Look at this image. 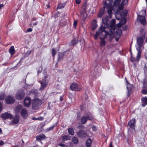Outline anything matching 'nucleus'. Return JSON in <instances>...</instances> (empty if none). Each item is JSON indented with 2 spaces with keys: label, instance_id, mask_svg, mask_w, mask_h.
Wrapping results in <instances>:
<instances>
[{
  "label": "nucleus",
  "instance_id": "1",
  "mask_svg": "<svg viewBox=\"0 0 147 147\" xmlns=\"http://www.w3.org/2000/svg\"><path fill=\"white\" fill-rule=\"evenodd\" d=\"M128 0H123L121 3L118 7L116 11L114 10L115 13L116 18L117 20H121V21L117 25L119 27L125 24L126 22L125 17L127 16V11L126 9H123V5H125L128 2Z\"/></svg>",
  "mask_w": 147,
  "mask_h": 147
},
{
  "label": "nucleus",
  "instance_id": "2",
  "mask_svg": "<svg viewBox=\"0 0 147 147\" xmlns=\"http://www.w3.org/2000/svg\"><path fill=\"white\" fill-rule=\"evenodd\" d=\"M121 0H115L113 2V0H105L104 1V7L107 9V13L109 16L110 18H111L112 15V10H116L114 9V7L119 5Z\"/></svg>",
  "mask_w": 147,
  "mask_h": 147
},
{
  "label": "nucleus",
  "instance_id": "3",
  "mask_svg": "<svg viewBox=\"0 0 147 147\" xmlns=\"http://www.w3.org/2000/svg\"><path fill=\"white\" fill-rule=\"evenodd\" d=\"M106 28L102 26H101L98 31L94 35V38L97 39L98 36L100 37L101 40L100 45L102 47L104 46L105 45V41L103 39L105 38L107 36L108 33L105 30Z\"/></svg>",
  "mask_w": 147,
  "mask_h": 147
},
{
  "label": "nucleus",
  "instance_id": "4",
  "mask_svg": "<svg viewBox=\"0 0 147 147\" xmlns=\"http://www.w3.org/2000/svg\"><path fill=\"white\" fill-rule=\"evenodd\" d=\"M93 118V117L90 112H86L85 115L81 118V121L82 124H84L88 120H91Z\"/></svg>",
  "mask_w": 147,
  "mask_h": 147
},
{
  "label": "nucleus",
  "instance_id": "5",
  "mask_svg": "<svg viewBox=\"0 0 147 147\" xmlns=\"http://www.w3.org/2000/svg\"><path fill=\"white\" fill-rule=\"evenodd\" d=\"M141 12L143 14V15L142 16L138 15V20L143 25H145L146 24V22L144 16L146 15V12L145 11H142Z\"/></svg>",
  "mask_w": 147,
  "mask_h": 147
},
{
  "label": "nucleus",
  "instance_id": "6",
  "mask_svg": "<svg viewBox=\"0 0 147 147\" xmlns=\"http://www.w3.org/2000/svg\"><path fill=\"white\" fill-rule=\"evenodd\" d=\"M41 101L38 98H36L33 100L32 103V107L34 109H38L41 105Z\"/></svg>",
  "mask_w": 147,
  "mask_h": 147
},
{
  "label": "nucleus",
  "instance_id": "7",
  "mask_svg": "<svg viewBox=\"0 0 147 147\" xmlns=\"http://www.w3.org/2000/svg\"><path fill=\"white\" fill-rule=\"evenodd\" d=\"M115 23V20L113 19L110 22V26L111 28L110 29L109 32H107L108 33V35L110 36L112 35L115 32V29L113 28Z\"/></svg>",
  "mask_w": 147,
  "mask_h": 147
},
{
  "label": "nucleus",
  "instance_id": "8",
  "mask_svg": "<svg viewBox=\"0 0 147 147\" xmlns=\"http://www.w3.org/2000/svg\"><path fill=\"white\" fill-rule=\"evenodd\" d=\"M71 89L75 91H79L81 89L80 86L76 83H74L72 84L70 86Z\"/></svg>",
  "mask_w": 147,
  "mask_h": 147
},
{
  "label": "nucleus",
  "instance_id": "9",
  "mask_svg": "<svg viewBox=\"0 0 147 147\" xmlns=\"http://www.w3.org/2000/svg\"><path fill=\"white\" fill-rule=\"evenodd\" d=\"M88 7V6L86 4L84 5L82 7L80 11L81 14L83 15L85 17L87 16Z\"/></svg>",
  "mask_w": 147,
  "mask_h": 147
},
{
  "label": "nucleus",
  "instance_id": "10",
  "mask_svg": "<svg viewBox=\"0 0 147 147\" xmlns=\"http://www.w3.org/2000/svg\"><path fill=\"white\" fill-rule=\"evenodd\" d=\"M25 95V94L22 91H18L16 94V98L17 99L22 100Z\"/></svg>",
  "mask_w": 147,
  "mask_h": 147
},
{
  "label": "nucleus",
  "instance_id": "11",
  "mask_svg": "<svg viewBox=\"0 0 147 147\" xmlns=\"http://www.w3.org/2000/svg\"><path fill=\"white\" fill-rule=\"evenodd\" d=\"M32 102L31 99L28 97L26 98L24 100V106L25 107H28L29 106Z\"/></svg>",
  "mask_w": 147,
  "mask_h": 147
},
{
  "label": "nucleus",
  "instance_id": "12",
  "mask_svg": "<svg viewBox=\"0 0 147 147\" xmlns=\"http://www.w3.org/2000/svg\"><path fill=\"white\" fill-rule=\"evenodd\" d=\"M1 117L3 119H6L7 118H12L13 116L7 113H3L1 115Z\"/></svg>",
  "mask_w": 147,
  "mask_h": 147
},
{
  "label": "nucleus",
  "instance_id": "13",
  "mask_svg": "<svg viewBox=\"0 0 147 147\" xmlns=\"http://www.w3.org/2000/svg\"><path fill=\"white\" fill-rule=\"evenodd\" d=\"M39 82L41 84V86L39 90L42 91L46 87L47 84V83L45 80H43L42 81H40Z\"/></svg>",
  "mask_w": 147,
  "mask_h": 147
},
{
  "label": "nucleus",
  "instance_id": "14",
  "mask_svg": "<svg viewBox=\"0 0 147 147\" xmlns=\"http://www.w3.org/2000/svg\"><path fill=\"white\" fill-rule=\"evenodd\" d=\"M5 100L7 103L10 104L13 103L15 101V100L13 97L10 96H7L5 98Z\"/></svg>",
  "mask_w": 147,
  "mask_h": 147
},
{
  "label": "nucleus",
  "instance_id": "15",
  "mask_svg": "<svg viewBox=\"0 0 147 147\" xmlns=\"http://www.w3.org/2000/svg\"><path fill=\"white\" fill-rule=\"evenodd\" d=\"M77 135L80 137H84L87 136V134L86 132L82 130H81L78 132Z\"/></svg>",
  "mask_w": 147,
  "mask_h": 147
},
{
  "label": "nucleus",
  "instance_id": "16",
  "mask_svg": "<svg viewBox=\"0 0 147 147\" xmlns=\"http://www.w3.org/2000/svg\"><path fill=\"white\" fill-rule=\"evenodd\" d=\"M135 119H132L131 120H130L128 123V125L130 127L133 129H134V127L135 125Z\"/></svg>",
  "mask_w": 147,
  "mask_h": 147
},
{
  "label": "nucleus",
  "instance_id": "17",
  "mask_svg": "<svg viewBox=\"0 0 147 147\" xmlns=\"http://www.w3.org/2000/svg\"><path fill=\"white\" fill-rule=\"evenodd\" d=\"M145 38V36H140L137 39V42L138 46H142L144 41V39Z\"/></svg>",
  "mask_w": 147,
  "mask_h": 147
},
{
  "label": "nucleus",
  "instance_id": "18",
  "mask_svg": "<svg viewBox=\"0 0 147 147\" xmlns=\"http://www.w3.org/2000/svg\"><path fill=\"white\" fill-rule=\"evenodd\" d=\"M21 114L24 118H25L28 116L27 112L26 109L24 108L22 109Z\"/></svg>",
  "mask_w": 147,
  "mask_h": 147
},
{
  "label": "nucleus",
  "instance_id": "19",
  "mask_svg": "<svg viewBox=\"0 0 147 147\" xmlns=\"http://www.w3.org/2000/svg\"><path fill=\"white\" fill-rule=\"evenodd\" d=\"M19 119L18 115H16L13 118L12 120V122L14 124H17L19 122Z\"/></svg>",
  "mask_w": 147,
  "mask_h": 147
},
{
  "label": "nucleus",
  "instance_id": "20",
  "mask_svg": "<svg viewBox=\"0 0 147 147\" xmlns=\"http://www.w3.org/2000/svg\"><path fill=\"white\" fill-rule=\"evenodd\" d=\"M142 105L144 107L147 104V98L146 96L143 97L142 98Z\"/></svg>",
  "mask_w": 147,
  "mask_h": 147
},
{
  "label": "nucleus",
  "instance_id": "21",
  "mask_svg": "<svg viewBox=\"0 0 147 147\" xmlns=\"http://www.w3.org/2000/svg\"><path fill=\"white\" fill-rule=\"evenodd\" d=\"M78 43V41L76 39H74L71 41L69 43V45L70 46L74 47Z\"/></svg>",
  "mask_w": 147,
  "mask_h": 147
},
{
  "label": "nucleus",
  "instance_id": "22",
  "mask_svg": "<svg viewBox=\"0 0 147 147\" xmlns=\"http://www.w3.org/2000/svg\"><path fill=\"white\" fill-rule=\"evenodd\" d=\"M125 80L127 82V88L128 90V92L129 93H130L131 91V88L130 86L131 85L128 82L126 78H125Z\"/></svg>",
  "mask_w": 147,
  "mask_h": 147
},
{
  "label": "nucleus",
  "instance_id": "23",
  "mask_svg": "<svg viewBox=\"0 0 147 147\" xmlns=\"http://www.w3.org/2000/svg\"><path fill=\"white\" fill-rule=\"evenodd\" d=\"M92 28L93 30H94L97 28V26L96 24V21L95 20H93L92 23Z\"/></svg>",
  "mask_w": 147,
  "mask_h": 147
},
{
  "label": "nucleus",
  "instance_id": "24",
  "mask_svg": "<svg viewBox=\"0 0 147 147\" xmlns=\"http://www.w3.org/2000/svg\"><path fill=\"white\" fill-rule=\"evenodd\" d=\"M45 137V135L42 134L37 136L36 137V138L37 140H40L44 138Z\"/></svg>",
  "mask_w": 147,
  "mask_h": 147
},
{
  "label": "nucleus",
  "instance_id": "25",
  "mask_svg": "<svg viewBox=\"0 0 147 147\" xmlns=\"http://www.w3.org/2000/svg\"><path fill=\"white\" fill-rule=\"evenodd\" d=\"M86 145L87 147H90L91 146L92 141L89 138L87 140L86 142Z\"/></svg>",
  "mask_w": 147,
  "mask_h": 147
},
{
  "label": "nucleus",
  "instance_id": "26",
  "mask_svg": "<svg viewBox=\"0 0 147 147\" xmlns=\"http://www.w3.org/2000/svg\"><path fill=\"white\" fill-rule=\"evenodd\" d=\"M9 52L11 55L13 54L15 52V50L13 46H11L9 49Z\"/></svg>",
  "mask_w": 147,
  "mask_h": 147
},
{
  "label": "nucleus",
  "instance_id": "27",
  "mask_svg": "<svg viewBox=\"0 0 147 147\" xmlns=\"http://www.w3.org/2000/svg\"><path fill=\"white\" fill-rule=\"evenodd\" d=\"M105 9L104 8H102L101 9L100 11L98 14V16L99 17H101L103 15L104 13Z\"/></svg>",
  "mask_w": 147,
  "mask_h": 147
},
{
  "label": "nucleus",
  "instance_id": "28",
  "mask_svg": "<svg viewBox=\"0 0 147 147\" xmlns=\"http://www.w3.org/2000/svg\"><path fill=\"white\" fill-rule=\"evenodd\" d=\"M141 51H138L136 57V60L138 62L139 61V59L141 57Z\"/></svg>",
  "mask_w": 147,
  "mask_h": 147
},
{
  "label": "nucleus",
  "instance_id": "29",
  "mask_svg": "<svg viewBox=\"0 0 147 147\" xmlns=\"http://www.w3.org/2000/svg\"><path fill=\"white\" fill-rule=\"evenodd\" d=\"M72 142L74 144H77L78 143V140L77 138L74 137L72 139Z\"/></svg>",
  "mask_w": 147,
  "mask_h": 147
},
{
  "label": "nucleus",
  "instance_id": "30",
  "mask_svg": "<svg viewBox=\"0 0 147 147\" xmlns=\"http://www.w3.org/2000/svg\"><path fill=\"white\" fill-rule=\"evenodd\" d=\"M68 131L69 134L71 135H73L74 134V129L72 128H70L68 129Z\"/></svg>",
  "mask_w": 147,
  "mask_h": 147
},
{
  "label": "nucleus",
  "instance_id": "31",
  "mask_svg": "<svg viewBox=\"0 0 147 147\" xmlns=\"http://www.w3.org/2000/svg\"><path fill=\"white\" fill-rule=\"evenodd\" d=\"M108 19V16H106L105 18H103L102 19V22L105 24H106L107 22Z\"/></svg>",
  "mask_w": 147,
  "mask_h": 147
},
{
  "label": "nucleus",
  "instance_id": "32",
  "mask_svg": "<svg viewBox=\"0 0 147 147\" xmlns=\"http://www.w3.org/2000/svg\"><path fill=\"white\" fill-rule=\"evenodd\" d=\"M62 54L61 53H59L58 54V62H59L61 59H63V58L62 57Z\"/></svg>",
  "mask_w": 147,
  "mask_h": 147
},
{
  "label": "nucleus",
  "instance_id": "33",
  "mask_svg": "<svg viewBox=\"0 0 147 147\" xmlns=\"http://www.w3.org/2000/svg\"><path fill=\"white\" fill-rule=\"evenodd\" d=\"M64 7V5L63 4L60 3L58 4L57 7V9H60L62 8H63Z\"/></svg>",
  "mask_w": 147,
  "mask_h": 147
},
{
  "label": "nucleus",
  "instance_id": "34",
  "mask_svg": "<svg viewBox=\"0 0 147 147\" xmlns=\"http://www.w3.org/2000/svg\"><path fill=\"white\" fill-rule=\"evenodd\" d=\"M5 95L3 93H0V99L3 100L4 99L5 97Z\"/></svg>",
  "mask_w": 147,
  "mask_h": 147
},
{
  "label": "nucleus",
  "instance_id": "35",
  "mask_svg": "<svg viewBox=\"0 0 147 147\" xmlns=\"http://www.w3.org/2000/svg\"><path fill=\"white\" fill-rule=\"evenodd\" d=\"M37 69V70L38 74V75L39 73L41 72L42 70V68L41 67H39Z\"/></svg>",
  "mask_w": 147,
  "mask_h": 147
},
{
  "label": "nucleus",
  "instance_id": "36",
  "mask_svg": "<svg viewBox=\"0 0 147 147\" xmlns=\"http://www.w3.org/2000/svg\"><path fill=\"white\" fill-rule=\"evenodd\" d=\"M22 106H21L20 105H19L18 106H17L16 107V109L17 111H19L21 109H22Z\"/></svg>",
  "mask_w": 147,
  "mask_h": 147
},
{
  "label": "nucleus",
  "instance_id": "37",
  "mask_svg": "<svg viewBox=\"0 0 147 147\" xmlns=\"http://www.w3.org/2000/svg\"><path fill=\"white\" fill-rule=\"evenodd\" d=\"M56 51L54 49H52V55L53 57H54L55 55L56 54Z\"/></svg>",
  "mask_w": 147,
  "mask_h": 147
},
{
  "label": "nucleus",
  "instance_id": "38",
  "mask_svg": "<svg viewBox=\"0 0 147 147\" xmlns=\"http://www.w3.org/2000/svg\"><path fill=\"white\" fill-rule=\"evenodd\" d=\"M54 127V126H52L50 127H49L48 129H47V131H49L51 130H52Z\"/></svg>",
  "mask_w": 147,
  "mask_h": 147
},
{
  "label": "nucleus",
  "instance_id": "39",
  "mask_svg": "<svg viewBox=\"0 0 147 147\" xmlns=\"http://www.w3.org/2000/svg\"><path fill=\"white\" fill-rule=\"evenodd\" d=\"M64 145L62 143H59L57 146V147H64Z\"/></svg>",
  "mask_w": 147,
  "mask_h": 147
},
{
  "label": "nucleus",
  "instance_id": "40",
  "mask_svg": "<svg viewBox=\"0 0 147 147\" xmlns=\"http://www.w3.org/2000/svg\"><path fill=\"white\" fill-rule=\"evenodd\" d=\"M82 71H80V70L78 71L76 73V74L78 75H79L80 74H82Z\"/></svg>",
  "mask_w": 147,
  "mask_h": 147
},
{
  "label": "nucleus",
  "instance_id": "41",
  "mask_svg": "<svg viewBox=\"0 0 147 147\" xmlns=\"http://www.w3.org/2000/svg\"><path fill=\"white\" fill-rule=\"evenodd\" d=\"M32 31V29L31 28H28L26 31H25V32L26 33L31 32Z\"/></svg>",
  "mask_w": 147,
  "mask_h": 147
},
{
  "label": "nucleus",
  "instance_id": "42",
  "mask_svg": "<svg viewBox=\"0 0 147 147\" xmlns=\"http://www.w3.org/2000/svg\"><path fill=\"white\" fill-rule=\"evenodd\" d=\"M77 24V21L75 20L73 23V26L75 28H76Z\"/></svg>",
  "mask_w": 147,
  "mask_h": 147
},
{
  "label": "nucleus",
  "instance_id": "43",
  "mask_svg": "<svg viewBox=\"0 0 147 147\" xmlns=\"http://www.w3.org/2000/svg\"><path fill=\"white\" fill-rule=\"evenodd\" d=\"M142 93L144 94H147V90L144 89L142 91Z\"/></svg>",
  "mask_w": 147,
  "mask_h": 147
},
{
  "label": "nucleus",
  "instance_id": "44",
  "mask_svg": "<svg viewBox=\"0 0 147 147\" xmlns=\"http://www.w3.org/2000/svg\"><path fill=\"white\" fill-rule=\"evenodd\" d=\"M117 31L119 32V36H120L121 35V34H122V31L121 29H118L117 30Z\"/></svg>",
  "mask_w": 147,
  "mask_h": 147
},
{
  "label": "nucleus",
  "instance_id": "45",
  "mask_svg": "<svg viewBox=\"0 0 147 147\" xmlns=\"http://www.w3.org/2000/svg\"><path fill=\"white\" fill-rule=\"evenodd\" d=\"M141 46H138V47H136V49L139 51H140V49Z\"/></svg>",
  "mask_w": 147,
  "mask_h": 147
},
{
  "label": "nucleus",
  "instance_id": "46",
  "mask_svg": "<svg viewBox=\"0 0 147 147\" xmlns=\"http://www.w3.org/2000/svg\"><path fill=\"white\" fill-rule=\"evenodd\" d=\"M76 1L77 4H79L81 2V0H76Z\"/></svg>",
  "mask_w": 147,
  "mask_h": 147
},
{
  "label": "nucleus",
  "instance_id": "47",
  "mask_svg": "<svg viewBox=\"0 0 147 147\" xmlns=\"http://www.w3.org/2000/svg\"><path fill=\"white\" fill-rule=\"evenodd\" d=\"M2 110V106L1 103L0 102V112H1Z\"/></svg>",
  "mask_w": 147,
  "mask_h": 147
},
{
  "label": "nucleus",
  "instance_id": "48",
  "mask_svg": "<svg viewBox=\"0 0 147 147\" xmlns=\"http://www.w3.org/2000/svg\"><path fill=\"white\" fill-rule=\"evenodd\" d=\"M4 142L2 141H0V146H2Z\"/></svg>",
  "mask_w": 147,
  "mask_h": 147
},
{
  "label": "nucleus",
  "instance_id": "49",
  "mask_svg": "<svg viewBox=\"0 0 147 147\" xmlns=\"http://www.w3.org/2000/svg\"><path fill=\"white\" fill-rule=\"evenodd\" d=\"M92 129L93 130L95 131L96 129V128L95 126H93L92 127Z\"/></svg>",
  "mask_w": 147,
  "mask_h": 147
},
{
  "label": "nucleus",
  "instance_id": "50",
  "mask_svg": "<svg viewBox=\"0 0 147 147\" xmlns=\"http://www.w3.org/2000/svg\"><path fill=\"white\" fill-rule=\"evenodd\" d=\"M38 22H36L34 23L33 24V26H35L37 24H38Z\"/></svg>",
  "mask_w": 147,
  "mask_h": 147
},
{
  "label": "nucleus",
  "instance_id": "51",
  "mask_svg": "<svg viewBox=\"0 0 147 147\" xmlns=\"http://www.w3.org/2000/svg\"><path fill=\"white\" fill-rule=\"evenodd\" d=\"M143 84L144 85H146V82L145 80H144V81H143Z\"/></svg>",
  "mask_w": 147,
  "mask_h": 147
},
{
  "label": "nucleus",
  "instance_id": "52",
  "mask_svg": "<svg viewBox=\"0 0 147 147\" xmlns=\"http://www.w3.org/2000/svg\"><path fill=\"white\" fill-rule=\"evenodd\" d=\"M133 59V57H131V59H130V60H131V61H135Z\"/></svg>",
  "mask_w": 147,
  "mask_h": 147
},
{
  "label": "nucleus",
  "instance_id": "53",
  "mask_svg": "<svg viewBox=\"0 0 147 147\" xmlns=\"http://www.w3.org/2000/svg\"><path fill=\"white\" fill-rule=\"evenodd\" d=\"M3 6V4H0V9Z\"/></svg>",
  "mask_w": 147,
  "mask_h": 147
},
{
  "label": "nucleus",
  "instance_id": "54",
  "mask_svg": "<svg viewBox=\"0 0 147 147\" xmlns=\"http://www.w3.org/2000/svg\"><path fill=\"white\" fill-rule=\"evenodd\" d=\"M109 147H112V142H111L110 144Z\"/></svg>",
  "mask_w": 147,
  "mask_h": 147
},
{
  "label": "nucleus",
  "instance_id": "55",
  "mask_svg": "<svg viewBox=\"0 0 147 147\" xmlns=\"http://www.w3.org/2000/svg\"><path fill=\"white\" fill-rule=\"evenodd\" d=\"M32 119L33 120H37L38 119V118H35V117H33L32 118Z\"/></svg>",
  "mask_w": 147,
  "mask_h": 147
},
{
  "label": "nucleus",
  "instance_id": "56",
  "mask_svg": "<svg viewBox=\"0 0 147 147\" xmlns=\"http://www.w3.org/2000/svg\"><path fill=\"white\" fill-rule=\"evenodd\" d=\"M63 98L61 96L60 98V100L61 101H62L63 100Z\"/></svg>",
  "mask_w": 147,
  "mask_h": 147
},
{
  "label": "nucleus",
  "instance_id": "57",
  "mask_svg": "<svg viewBox=\"0 0 147 147\" xmlns=\"http://www.w3.org/2000/svg\"><path fill=\"white\" fill-rule=\"evenodd\" d=\"M66 138V136H65V140H68L69 138V139Z\"/></svg>",
  "mask_w": 147,
  "mask_h": 147
},
{
  "label": "nucleus",
  "instance_id": "58",
  "mask_svg": "<svg viewBox=\"0 0 147 147\" xmlns=\"http://www.w3.org/2000/svg\"><path fill=\"white\" fill-rule=\"evenodd\" d=\"M36 20V19L35 18H33V19H32V21Z\"/></svg>",
  "mask_w": 147,
  "mask_h": 147
},
{
  "label": "nucleus",
  "instance_id": "59",
  "mask_svg": "<svg viewBox=\"0 0 147 147\" xmlns=\"http://www.w3.org/2000/svg\"><path fill=\"white\" fill-rule=\"evenodd\" d=\"M44 77L46 79V78H48V76H44Z\"/></svg>",
  "mask_w": 147,
  "mask_h": 147
},
{
  "label": "nucleus",
  "instance_id": "60",
  "mask_svg": "<svg viewBox=\"0 0 147 147\" xmlns=\"http://www.w3.org/2000/svg\"><path fill=\"white\" fill-rule=\"evenodd\" d=\"M62 139L63 140H64V136H63L62 137Z\"/></svg>",
  "mask_w": 147,
  "mask_h": 147
},
{
  "label": "nucleus",
  "instance_id": "61",
  "mask_svg": "<svg viewBox=\"0 0 147 147\" xmlns=\"http://www.w3.org/2000/svg\"><path fill=\"white\" fill-rule=\"evenodd\" d=\"M46 6H47V8L48 9L49 8V5H46Z\"/></svg>",
  "mask_w": 147,
  "mask_h": 147
},
{
  "label": "nucleus",
  "instance_id": "62",
  "mask_svg": "<svg viewBox=\"0 0 147 147\" xmlns=\"http://www.w3.org/2000/svg\"><path fill=\"white\" fill-rule=\"evenodd\" d=\"M18 147V146L17 145H15L14 146H13V147Z\"/></svg>",
  "mask_w": 147,
  "mask_h": 147
},
{
  "label": "nucleus",
  "instance_id": "63",
  "mask_svg": "<svg viewBox=\"0 0 147 147\" xmlns=\"http://www.w3.org/2000/svg\"><path fill=\"white\" fill-rule=\"evenodd\" d=\"M2 131L1 128H0V133H1Z\"/></svg>",
  "mask_w": 147,
  "mask_h": 147
},
{
  "label": "nucleus",
  "instance_id": "64",
  "mask_svg": "<svg viewBox=\"0 0 147 147\" xmlns=\"http://www.w3.org/2000/svg\"><path fill=\"white\" fill-rule=\"evenodd\" d=\"M146 42H147V36L146 37Z\"/></svg>",
  "mask_w": 147,
  "mask_h": 147
}]
</instances>
